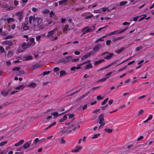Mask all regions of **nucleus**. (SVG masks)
I'll use <instances>...</instances> for the list:
<instances>
[{"label":"nucleus","mask_w":154,"mask_h":154,"mask_svg":"<svg viewBox=\"0 0 154 154\" xmlns=\"http://www.w3.org/2000/svg\"><path fill=\"white\" fill-rule=\"evenodd\" d=\"M129 60V58H128V59H126V60H124V61H122V62H121V63H118V64H117V65H116V66H119V65H120L121 64H122V63H124L125 62H126V61H128V60Z\"/></svg>","instance_id":"nucleus-45"},{"label":"nucleus","mask_w":154,"mask_h":154,"mask_svg":"<svg viewBox=\"0 0 154 154\" xmlns=\"http://www.w3.org/2000/svg\"><path fill=\"white\" fill-rule=\"evenodd\" d=\"M35 147V144L33 143L29 147V149L30 150H32Z\"/></svg>","instance_id":"nucleus-54"},{"label":"nucleus","mask_w":154,"mask_h":154,"mask_svg":"<svg viewBox=\"0 0 154 154\" xmlns=\"http://www.w3.org/2000/svg\"><path fill=\"white\" fill-rule=\"evenodd\" d=\"M60 76H62L63 75H66L67 74L66 72L65 71L61 70L60 72Z\"/></svg>","instance_id":"nucleus-26"},{"label":"nucleus","mask_w":154,"mask_h":154,"mask_svg":"<svg viewBox=\"0 0 154 154\" xmlns=\"http://www.w3.org/2000/svg\"><path fill=\"white\" fill-rule=\"evenodd\" d=\"M114 54L113 53H111L109 54L108 55H107L106 57H104L105 59L109 60L113 56Z\"/></svg>","instance_id":"nucleus-19"},{"label":"nucleus","mask_w":154,"mask_h":154,"mask_svg":"<svg viewBox=\"0 0 154 154\" xmlns=\"http://www.w3.org/2000/svg\"><path fill=\"white\" fill-rule=\"evenodd\" d=\"M13 55V53L10 51L8 52L7 56L8 57H11Z\"/></svg>","instance_id":"nucleus-32"},{"label":"nucleus","mask_w":154,"mask_h":154,"mask_svg":"<svg viewBox=\"0 0 154 154\" xmlns=\"http://www.w3.org/2000/svg\"><path fill=\"white\" fill-rule=\"evenodd\" d=\"M26 59H24V60H28L32 59L33 57L32 56L28 55L27 56H26Z\"/></svg>","instance_id":"nucleus-24"},{"label":"nucleus","mask_w":154,"mask_h":154,"mask_svg":"<svg viewBox=\"0 0 154 154\" xmlns=\"http://www.w3.org/2000/svg\"><path fill=\"white\" fill-rule=\"evenodd\" d=\"M104 130L109 133H111L113 131L112 129H110L108 128H106Z\"/></svg>","instance_id":"nucleus-35"},{"label":"nucleus","mask_w":154,"mask_h":154,"mask_svg":"<svg viewBox=\"0 0 154 154\" xmlns=\"http://www.w3.org/2000/svg\"><path fill=\"white\" fill-rule=\"evenodd\" d=\"M76 148H77L76 149H73L71 150V152H79L80 150H81L82 149V147L81 146H77L76 147Z\"/></svg>","instance_id":"nucleus-10"},{"label":"nucleus","mask_w":154,"mask_h":154,"mask_svg":"<svg viewBox=\"0 0 154 154\" xmlns=\"http://www.w3.org/2000/svg\"><path fill=\"white\" fill-rule=\"evenodd\" d=\"M80 89H79V90L76 91L75 92H73L70 94H69L68 95V96H71L73 95H74L75 93H78L79 92V91L80 90Z\"/></svg>","instance_id":"nucleus-41"},{"label":"nucleus","mask_w":154,"mask_h":154,"mask_svg":"<svg viewBox=\"0 0 154 154\" xmlns=\"http://www.w3.org/2000/svg\"><path fill=\"white\" fill-rule=\"evenodd\" d=\"M31 143V140L28 141L25 143L23 145V148L26 149L30 146V144Z\"/></svg>","instance_id":"nucleus-11"},{"label":"nucleus","mask_w":154,"mask_h":154,"mask_svg":"<svg viewBox=\"0 0 154 154\" xmlns=\"http://www.w3.org/2000/svg\"><path fill=\"white\" fill-rule=\"evenodd\" d=\"M127 3V1H122L119 3L120 6H123L125 5Z\"/></svg>","instance_id":"nucleus-37"},{"label":"nucleus","mask_w":154,"mask_h":154,"mask_svg":"<svg viewBox=\"0 0 154 154\" xmlns=\"http://www.w3.org/2000/svg\"><path fill=\"white\" fill-rule=\"evenodd\" d=\"M25 74V72L23 70H19L17 74L16 75L17 76L19 75H20L21 74Z\"/></svg>","instance_id":"nucleus-28"},{"label":"nucleus","mask_w":154,"mask_h":154,"mask_svg":"<svg viewBox=\"0 0 154 154\" xmlns=\"http://www.w3.org/2000/svg\"><path fill=\"white\" fill-rule=\"evenodd\" d=\"M101 46L100 44H98L93 48V50L96 52H98L100 50Z\"/></svg>","instance_id":"nucleus-12"},{"label":"nucleus","mask_w":154,"mask_h":154,"mask_svg":"<svg viewBox=\"0 0 154 154\" xmlns=\"http://www.w3.org/2000/svg\"><path fill=\"white\" fill-rule=\"evenodd\" d=\"M97 99L98 100H100L103 99V97H101V95H99L97 97Z\"/></svg>","instance_id":"nucleus-63"},{"label":"nucleus","mask_w":154,"mask_h":154,"mask_svg":"<svg viewBox=\"0 0 154 154\" xmlns=\"http://www.w3.org/2000/svg\"><path fill=\"white\" fill-rule=\"evenodd\" d=\"M128 28L129 27L128 26H127V27H126V28H125V29H123V30L121 29L119 30L115 31L114 32H116L115 34H119L123 32H125L126 30H127Z\"/></svg>","instance_id":"nucleus-8"},{"label":"nucleus","mask_w":154,"mask_h":154,"mask_svg":"<svg viewBox=\"0 0 154 154\" xmlns=\"http://www.w3.org/2000/svg\"><path fill=\"white\" fill-rule=\"evenodd\" d=\"M80 126L76 124H72L69 126V129H71L73 131L75 130L76 129H79Z\"/></svg>","instance_id":"nucleus-6"},{"label":"nucleus","mask_w":154,"mask_h":154,"mask_svg":"<svg viewBox=\"0 0 154 154\" xmlns=\"http://www.w3.org/2000/svg\"><path fill=\"white\" fill-rule=\"evenodd\" d=\"M68 1V0H62L59 1L58 3L59 5H61L67 2Z\"/></svg>","instance_id":"nucleus-22"},{"label":"nucleus","mask_w":154,"mask_h":154,"mask_svg":"<svg viewBox=\"0 0 154 154\" xmlns=\"http://www.w3.org/2000/svg\"><path fill=\"white\" fill-rule=\"evenodd\" d=\"M68 29L70 30V28H69V25H65L63 29V32H65L67 31Z\"/></svg>","instance_id":"nucleus-25"},{"label":"nucleus","mask_w":154,"mask_h":154,"mask_svg":"<svg viewBox=\"0 0 154 154\" xmlns=\"http://www.w3.org/2000/svg\"><path fill=\"white\" fill-rule=\"evenodd\" d=\"M129 60V58H128V59H126V60H124V61H122V62H121V63H118V64H117V65H116V66H119V65H120L121 64H122V63H124L125 62H126V61H128V60Z\"/></svg>","instance_id":"nucleus-47"},{"label":"nucleus","mask_w":154,"mask_h":154,"mask_svg":"<svg viewBox=\"0 0 154 154\" xmlns=\"http://www.w3.org/2000/svg\"><path fill=\"white\" fill-rule=\"evenodd\" d=\"M108 79V77H105L101 79H100L97 81V82H104L105 81V80H106V79Z\"/></svg>","instance_id":"nucleus-39"},{"label":"nucleus","mask_w":154,"mask_h":154,"mask_svg":"<svg viewBox=\"0 0 154 154\" xmlns=\"http://www.w3.org/2000/svg\"><path fill=\"white\" fill-rule=\"evenodd\" d=\"M35 18L34 17H33V16H31L29 17V23L30 24L32 23V20H33Z\"/></svg>","instance_id":"nucleus-38"},{"label":"nucleus","mask_w":154,"mask_h":154,"mask_svg":"<svg viewBox=\"0 0 154 154\" xmlns=\"http://www.w3.org/2000/svg\"><path fill=\"white\" fill-rule=\"evenodd\" d=\"M14 7L13 6H10L9 7H8L6 10L7 11H11L13 9Z\"/></svg>","instance_id":"nucleus-59"},{"label":"nucleus","mask_w":154,"mask_h":154,"mask_svg":"<svg viewBox=\"0 0 154 154\" xmlns=\"http://www.w3.org/2000/svg\"><path fill=\"white\" fill-rule=\"evenodd\" d=\"M42 66V65L40 63H37L33 65L32 66L33 69H35L37 68H40Z\"/></svg>","instance_id":"nucleus-16"},{"label":"nucleus","mask_w":154,"mask_h":154,"mask_svg":"<svg viewBox=\"0 0 154 154\" xmlns=\"http://www.w3.org/2000/svg\"><path fill=\"white\" fill-rule=\"evenodd\" d=\"M129 60V58H128V59H126V60H124V61H122V62H121V63H118V64H117V65H116V66H119V65H120L121 64H122V63H124L125 62H126V61H128V60Z\"/></svg>","instance_id":"nucleus-48"},{"label":"nucleus","mask_w":154,"mask_h":154,"mask_svg":"<svg viewBox=\"0 0 154 154\" xmlns=\"http://www.w3.org/2000/svg\"><path fill=\"white\" fill-rule=\"evenodd\" d=\"M2 43L3 44L8 45L11 46H12L14 45L13 41L11 40H10V41L6 40L3 41Z\"/></svg>","instance_id":"nucleus-7"},{"label":"nucleus","mask_w":154,"mask_h":154,"mask_svg":"<svg viewBox=\"0 0 154 154\" xmlns=\"http://www.w3.org/2000/svg\"><path fill=\"white\" fill-rule=\"evenodd\" d=\"M43 21L42 18L37 17L35 18L33 20L32 23L34 26H37L39 25Z\"/></svg>","instance_id":"nucleus-1"},{"label":"nucleus","mask_w":154,"mask_h":154,"mask_svg":"<svg viewBox=\"0 0 154 154\" xmlns=\"http://www.w3.org/2000/svg\"><path fill=\"white\" fill-rule=\"evenodd\" d=\"M67 118V115L66 114L60 120V122H63L64 120H65Z\"/></svg>","instance_id":"nucleus-27"},{"label":"nucleus","mask_w":154,"mask_h":154,"mask_svg":"<svg viewBox=\"0 0 154 154\" xmlns=\"http://www.w3.org/2000/svg\"><path fill=\"white\" fill-rule=\"evenodd\" d=\"M94 16L92 14H91L90 15H89V16H86L84 19H89V18H91L93 17Z\"/></svg>","instance_id":"nucleus-49"},{"label":"nucleus","mask_w":154,"mask_h":154,"mask_svg":"<svg viewBox=\"0 0 154 154\" xmlns=\"http://www.w3.org/2000/svg\"><path fill=\"white\" fill-rule=\"evenodd\" d=\"M50 17H51L53 16H54L55 15V13L53 11H51L50 13Z\"/></svg>","instance_id":"nucleus-62"},{"label":"nucleus","mask_w":154,"mask_h":154,"mask_svg":"<svg viewBox=\"0 0 154 154\" xmlns=\"http://www.w3.org/2000/svg\"><path fill=\"white\" fill-rule=\"evenodd\" d=\"M7 143V141H4L0 143V145L1 146H3L5 144H6Z\"/></svg>","instance_id":"nucleus-42"},{"label":"nucleus","mask_w":154,"mask_h":154,"mask_svg":"<svg viewBox=\"0 0 154 154\" xmlns=\"http://www.w3.org/2000/svg\"><path fill=\"white\" fill-rule=\"evenodd\" d=\"M100 134L99 133L95 134L93 135V136L91 137L92 139H94L97 138L100 135Z\"/></svg>","instance_id":"nucleus-29"},{"label":"nucleus","mask_w":154,"mask_h":154,"mask_svg":"<svg viewBox=\"0 0 154 154\" xmlns=\"http://www.w3.org/2000/svg\"><path fill=\"white\" fill-rule=\"evenodd\" d=\"M56 29H55L53 30H51V31L49 32H48L47 35V36L48 37H49L50 36H51L52 37L54 33V31Z\"/></svg>","instance_id":"nucleus-14"},{"label":"nucleus","mask_w":154,"mask_h":154,"mask_svg":"<svg viewBox=\"0 0 154 154\" xmlns=\"http://www.w3.org/2000/svg\"><path fill=\"white\" fill-rule=\"evenodd\" d=\"M75 119V118L73 119L71 121H70L69 122L66 123L65 124V125H69L71 123H72V122H73V120Z\"/></svg>","instance_id":"nucleus-36"},{"label":"nucleus","mask_w":154,"mask_h":154,"mask_svg":"<svg viewBox=\"0 0 154 154\" xmlns=\"http://www.w3.org/2000/svg\"><path fill=\"white\" fill-rule=\"evenodd\" d=\"M26 86H24L23 85H21L16 87L15 89L16 90H20V89L22 90Z\"/></svg>","instance_id":"nucleus-23"},{"label":"nucleus","mask_w":154,"mask_h":154,"mask_svg":"<svg viewBox=\"0 0 154 154\" xmlns=\"http://www.w3.org/2000/svg\"><path fill=\"white\" fill-rule=\"evenodd\" d=\"M89 57V56L88 55L87 53H86L81 58V60H84L87 58L88 57Z\"/></svg>","instance_id":"nucleus-31"},{"label":"nucleus","mask_w":154,"mask_h":154,"mask_svg":"<svg viewBox=\"0 0 154 154\" xmlns=\"http://www.w3.org/2000/svg\"><path fill=\"white\" fill-rule=\"evenodd\" d=\"M9 93V90L4 89L1 92V95L4 97H6Z\"/></svg>","instance_id":"nucleus-9"},{"label":"nucleus","mask_w":154,"mask_h":154,"mask_svg":"<svg viewBox=\"0 0 154 154\" xmlns=\"http://www.w3.org/2000/svg\"><path fill=\"white\" fill-rule=\"evenodd\" d=\"M90 92V91H88L85 94H84L83 95H82V97H83L84 98L86 96H88V94H89Z\"/></svg>","instance_id":"nucleus-60"},{"label":"nucleus","mask_w":154,"mask_h":154,"mask_svg":"<svg viewBox=\"0 0 154 154\" xmlns=\"http://www.w3.org/2000/svg\"><path fill=\"white\" fill-rule=\"evenodd\" d=\"M129 60V58H128V59H126V60H124V61H122V62H121V63H118V64H117V65H116V66H119V65H120L121 64H122V63H124L125 62H126V61H128V60Z\"/></svg>","instance_id":"nucleus-46"},{"label":"nucleus","mask_w":154,"mask_h":154,"mask_svg":"<svg viewBox=\"0 0 154 154\" xmlns=\"http://www.w3.org/2000/svg\"><path fill=\"white\" fill-rule=\"evenodd\" d=\"M14 20V19L12 18H8L7 19V22L8 23H9L11 22H13Z\"/></svg>","instance_id":"nucleus-30"},{"label":"nucleus","mask_w":154,"mask_h":154,"mask_svg":"<svg viewBox=\"0 0 154 154\" xmlns=\"http://www.w3.org/2000/svg\"><path fill=\"white\" fill-rule=\"evenodd\" d=\"M22 47L23 49L27 48L26 46V44L25 42L23 43L22 44Z\"/></svg>","instance_id":"nucleus-34"},{"label":"nucleus","mask_w":154,"mask_h":154,"mask_svg":"<svg viewBox=\"0 0 154 154\" xmlns=\"http://www.w3.org/2000/svg\"><path fill=\"white\" fill-rule=\"evenodd\" d=\"M0 52L2 53H5V50L4 48L0 46Z\"/></svg>","instance_id":"nucleus-40"},{"label":"nucleus","mask_w":154,"mask_h":154,"mask_svg":"<svg viewBox=\"0 0 154 154\" xmlns=\"http://www.w3.org/2000/svg\"><path fill=\"white\" fill-rule=\"evenodd\" d=\"M50 13V10L48 9H45L43 11V13L45 14H47Z\"/></svg>","instance_id":"nucleus-55"},{"label":"nucleus","mask_w":154,"mask_h":154,"mask_svg":"<svg viewBox=\"0 0 154 154\" xmlns=\"http://www.w3.org/2000/svg\"><path fill=\"white\" fill-rule=\"evenodd\" d=\"M53 71L56 72H58L60 70V69L58 67H55L53 69Z\"/></svg>","instance_id":"nucleus-44"},{"label":"nucleus","mask_w":154,"mask_h":154,"mask_svg":"<svg viewBox=\"0 0 154 154\" xmlns=\"http://www.w3.org/2000/svg\"><path fill=\"white\" fill-rule=\"evenodd\" d=\"M104 40V39H103L102 37L98 39H97V41L95 42L96 43H97L99 41H102Z\"/></svg>","instance_id":"nucleus-61"},{"label":"nucleus","mask_w":154,"mask_h":154,"mask_svg":"<svg viewBox=\"0 0 154 154\" xmlns=\"http://www.w3.org/2000/svg\"><path fill=\"white\" fill-rule=\"evenodd\" d=\"M23 12L22 11H20L17 12L15 15L18 17V19L20 22L21 21L23 17Z\"/></svg>","instance_id":"nucleus-3"},{"label":"nucleus","mask_w":154,"mask_h":154,"mask_svg":"<svg viewBox=\"0 0 154 154\" xmlns=\"http://www.w3.org/2000/svg\"><path fill=\"white\" fill-rule=\"evenodd\" d=\"M37 86V84L35 83L32 82L29 84L28 85L27 87H29L32 88H35Z\"/></svg>","instance_id":"nucleus-15"},{"label":"nucleus","mask_w":154,"mask_h":154,"mask_svg":"<svg viewBox=\"0 0 154 154\" xmlns=\"http://www.w3.org/2000/svg\"><path fill=\"white\" fill-rule=\"evenodd\" d=\"M104 115L103 113H102L100 114V116L98 117L99 119L100 120V119H104Z\"/></svg>","instance_id":"nucleus-52"},{"label":"nucleus","mask_w":154,"mask_h":154,"mask_svg":"<svg viewBox=\"0 0 154 154\" xmlns=\"http://www.w3.org/2000/svg\"><path fill=\"white\" fill-rule=\"evenodd\" d=\"M50 72H51L50 71H45V72H43V75H46L49 74Z\"/></svg>","instance_id":"nucleus-57"},{"label":"nucleus","mask_w":154,"mask_h":154,"mask_svg":"<svg viewBox=\"0 0 154 154\" xmlns=\"http://www.w3.org/2000/svg\"><path fill=\"white\" fill-rule=\"evenodd\" d=\"M24 142L23 140H20L18 142L15 143L14 146H18L22 144Z\"/></svg>","instance_id":"nucleus-17"},{"label":"nucleus","mask_w":154,"mask_h":154,"mask_svg":"<svg viewBox=\"0 0 154 154\" xmlns=\"http://www.w3.org/2000/svg\"><path fill=\"white\" fill-rule=\"evenodd\" d=\"M79 58H77L76 59H72L70 61L72 62H77L79 60Z\"/></svg>","instance_id":"nucleus-50"},{"label":"nucleus","mask_w":154,"mask_h":154,"mask_svg":"<svg viewBox=\"0 0 154 154\" xmlns=\"http://www.w3.org/2000/svg\"><path fill=\"white\" fill-rule=\"evenodd\" d=\"M20 67H15L13 69V71H18L20 69Z\"/></svg>","instance_id":"nucleus-53"},{"label":"nucleus","mask_w":154,"mask_h":154,"mask_svg":"<svg viewBox=\"0 0 154 154\" xmlns=\"http://www.w3.org/2000/svg\"><path fill=\"white\" fill-rule=\"evenodd\" d=\"M125 48L124 47H122L119 50H117L116 51V53L117 54H119L122 52L124 49Z\"/></svg>","instance_id":"nucleus-21"},{"label":"nucleus","mask_w":154,"mask_h":154,"mask_svg":"<svg viewBox=\"0 0 154 154\" xmlns=\"http://www.w3.org/2000/svg\"><path fill=\"white\" fill-rule=\"evenodd\" d=\"M92 67V66L91 63H89L88 64H87L85 67V70L88 69L89 68H91Z\"/></svg>","instance_id":"nucleus-20"},{"label":"nucleus","mask_w":154,"mask_h":154,"mask_svg":"<svg viewBox=\"0 0 154 154\" xmlns=\"http://www.w3.org/2000/svg\"><path fill=\"white\" fill-rule=\"evenodd\" d=\"M67 115L69 116V119H71L72 118L74 117V114H69V113H68L67 114Z\"/></svg>","instance_id":"nucleus-43"},{"label":"nucleus","mask_w":154,"mask_h":154,"mask_svg":"<svg viewBox=\"0 0 154 154\" xmlns=\"http://www.w3.org/2000/svg\"><path fill=\"white\" fill-rule=\"evenodd\" d=\"M51 115H53L54 116H59L58 115V113L57 112H55L51 113Z\"/></svg>","instance_id":"nucleus-51"},{"label":"nucleus","mask_w":154,"mask_h":154,"mask_svg":"<svg viewBox=\"0 0 154 154\" xmlns=\"http://www.w3.org/2000/svg\"><path fill=\"white\" fill-rule=\"evenodd\" d=\"M118 61H119V60H117L111 63L108 65L106 66H105L103 68H102L100 69L99 70L100 71V70H103V69H106L107 68H108L110 67V66H111L113 65L117 64V62Z\"/></svg>","instance_id":"nucleus-5"},{"label":"nucleus","mask_w":154,"mask_h":154,"mask_svg":"<svg viewBox=\"0 0 154 154\" xmlns=\"http://www.w3.org/2000/svg\"><path fill=\"white\" fill-rule=\"evenodd\" d=\"M27 23H26L24 24H23V29L24 30H26L29 29V26H27Z\"/></svg>","instance_id":"nucleus-18"},{"label":"nucleus","mask_w":154,"mask_h":154,"mask_svg":"<svg viewBox=\"0 0 154 154\" xmlns=\"http://www.w3.org/2000/svg\"><path fill=\"white\" fill-rule=\"evenodd\" d=\"M72 58V56H69L68 57H66L65 58H61V63H69L70 61V60H69L71 59Z\"/></svg>","instance_id":"nucleus-2"},{"label":"nucleus","mask_w":154,"mask_h":154,"mask_svg":"<svg viewBox=\"0 0 154 154\" xmlns=\"http://www.w3.org/2000/svg\"><path fill=\"white\" fill-rule=\"evenodd\" d=\"M141 17L140 16H136V17H134L133 19V20L134 21H137L138 18L139 17Z\"/></svg>","instance_id":"nucleus-58"},{"label":"nucleus","mask_w":154,"mask_h":154,"mask_svg":"<svg viewBox=\"0 0 154 154\" xmlns=\"http://www.w3.org/2000/svg\"><path fill=\"white\" fill-rule=\"evenodd\" d=\"M108 99H109V98L108 97L107 98H106L105 100H103V102H102L101 103V104L102 105H104L107 102Z\"/></svg>","instance_id":"nucleus-33"},{"label":"nucleus","mask_w":154,"mask_h":154,"mask_svg":"<svg viewBox=\"0 0 154 154\" xmlns=\"http://www.w3.org/2000/svg\"><path fill=\"white\" fill-rule=\"evenodd\" d=\"M105 61V60L104 59H102L100 60H99L97 61H96L94 63V65L95 66H97L98 64L101 63L102 62Z\"/></svg>","instance_id":"nucleus-13"},{"label":"nucleus","mask_w":154,"mask_h":154,"mask_svg":"<svg viewBox=\"0 0 154 154\" xmlns=\"http://www.w3.org/2000/svg\"><path fill=\"white\" fill-rule=\"evenodd\" d=\"M88 28V27L84 28L82 29V33L81 35V36L86 33L91 32L93 30L92 28Z\"/></svg>","instance_id":"nucleus-4"},{"label":"nucleus","mask_w":154,"mask_h":154,"mask_svg":"<svg viewBox=\"0 0 154 154\" xmlns=\"http://www.w3.org/2000/svg\"><path fill=\"white\" fill-rule=\"evenodd\" d=\"M106 45L107 46L110 45L111 41L110 40H108L106 41Z\"/></svg>","instance_id":"nucleus-64"},{"label":"nucleus","mask_w":154,"mask_h":154,"mask_svg":"<svg viewBox=\"0 0 154 154\" xmlns=\"http://www.w3.org/2000/svg\"><path fill=\"white\" fill-rule=\"evenodd\" d=\"M83 98H84V97H82V95L76 99L75 100L76 101H78V102L80 101V102L81 101V100L82 99H83Z\"/></svg>","instance_id":"nucleus-56"}]
</instances>
